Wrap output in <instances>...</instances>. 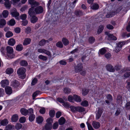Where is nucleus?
Instances as JSON below:
<instances>
[{"label":"nucleus","mask_w":130,"mask_h":130,"mask_svg":"<svg viewBox=\"0 0 130 130\" xmlns=\"http://www.w3.org/2000/svg\"><path fill=\"white\" fill-rule=\"evenodd\" d=\"M43 9L41 6H39L35 8L31 7L28 11V13L30 16H31L35 13L37 14L41 13L43 12Z\"/></svg>","instance_id":"nucleus-1"},{"label":"nucleus","mask_w":130,"mask_h":130,"mask_svg":"<svg viewBox=\"0 0 130 130\" xmlns=\"http://www.w3.org/2000/svg\"><path fill=\"white\" fill-rule=\"evenodd\" d=\"M26 69L23 67L19 68L17 71V73L19 76L21 78L24 79L26 76Z\"/></svg>","instance_id":"nucleus-2"},{"label":"nucleus","mask_w":130,"mask_h":130,"mask_svg":"<svg viewBox=\"0 0 130 130\" xmlns=\"http://www.w3.org/2000/svg\"><path fill=\"white\" fill-rule=\"evenodd\" d=\"M7 52V56L10 58H12L15 56V55L13 54V48L10 46H7L6 48Z\"/></svg>","instance_id":"nucleus-3"},{"label":"nucleus","mask_w":130,"mask_h":130,"mask_svg":"<svg viewBox=\"0 0 130 130\" xmlns=\"http://www.w3.org/2000/svg\"><path fill=\"white\" fill-rule=\"evenodd\" d=\"M38 52L40 53H44L50 57L52 56V54L50 51L43 48H40L38 49Z\"/></svg>","instance_id":"nucleus-4"},{"label":"nucleus","mask_w":130,"mask_h":130,"mask_svg":"<svg viewBox=\"0 0 130 130\" xmlns=\"http://www.w3.org/2000/svg\"><path fill=\"white\" fill-rule=\"evenodd\" d=\"M83 69L82 64L81 63L78 64L74 67V71L76 73L79 72Z\"/></svg>","instance_id":"nucleus-5"},{"label":"nucleus","mask_w":130,"mask_h":130,"mask_svg":"<svg viewBox=\"0 0 130 130\" xmlns=\"http://www.w3.org/2000/svg\"><path fill=\"white\" fill-rule=\"evenodd\" d=\"M28 2L31 5V7L32 8L37 6L40 4L38 2L34 1L33 0H28Z\"/></svg>","instance_id":"nucleus-6"},{"label":"nucleus","mask_w":130,"mask_h":130,"mask_svg":"<svg viewBox=\"0 0 130 130\" xmlns=\"http://www.w3.org/2000/svg\"><path fill=\"white\" fill-rule=\"evenodd\" d=\"M103 112V110L102 108H98V110L95 112L96 114V119H98L101 117Z\"/></svg>","instance_id":"nucleus-7"},{"label":"nucleus","mask_w":130,"mask_h":130,"mask_svg":"<svg viewBox=\"0 0 130 130\" xmlns=\"http://www.w3.org/2000/svg\"><path fill=\"white\" fill-rule=\"evenodd\" d=\"M9 84V81L7 79H4L2 80L1 82V86L3 88L8 85Z\"/></svg>","instance_id":"nucleus-8"},{"label":"nucleus","mask_w":130,"mask_h":130,"mask_svg":"<svg viewBox=\"0 0 130 130\" xmlns=\"http://www.w3.org/2000/svg\"><path fill=\"white\" fill-rule=\"evenodd\" d=\"M92 125L93 127L95 129L99 128L100 126L99 122L95 121H93L92 122Z\"/></svg>","instance_id":"nucleus-9"},{"label":"nucleus","mask_w":130,"mask_h":130,"mask_svg":"<svg viewBox=\"0 0 130 130\" xmlns=\"http://www.w3.org/2000/svg\"><path fill=\"white\" fill-rule=\"evenodd\" d=\"M105 34L106 35H107L108 37V39L109 40H116L117 39V38L116 37L113 35H112L110 34L107 32H105Z\"/></svg>","instance_id":"nucleus-10"},{"label":"nucleus","mask_w":130,"mask_h":130,"mask_svg":"<svg viewBox=\"0 0 130 130\" xmlns=\"http://www.w3.org/2000/svg\"><path fill=\"white\" fill-rule=\"evenodd\" d=\"M14 9L13 11H12L11 12L12 15L16 19L19 20V18L18 17L19 15V13L15 9Z\"/></svg>","instance_id":"nucleus-11"},{"label":"nucleus","mask_w":130,"mask_h":130,"mask_svg":"<svg viewBox=\"0 0 130 130\" xmlns=\"http://www.w3.org/2000/svg\"><path fill=\"white\" fill-rule=\"evenodd\" d=\"M106 69L108 71L111 72H113L115 71V69L111 65L109 64L106 66Z\"/></svg>","instance_id":"nucleus-12"},{"label":"nucleus","mask_w":130,"mask_h":130,"mask_svg":"<svg viewBox=\"0 0 130 130\" xmlns=\"http://www.w3.org/2000/svg\"><path fill=\"white\" fill-rule=\"evenodd\" d=\"M5 91L6 93L8 95L11 94L12 92V88L9 86L6 87L5 88Z\"/></svg>","instance_id":"nucleus-13"},{"label":"nucleus","mask_w":130,"mask_h":130,"mask_svg":"<svg viewBox=\"0 0 130 130\" xmlns=\"http://www.w3.org/2000/svg\"><path fill=\"white\" fill-rule=\"evenodd\" d=\"M19 85V83L16 80H14L11 83V86L14 88L18 87Z\"/></svg>","instance_id":"nucleus-14"},{"label":"nucleus","mask_w":130,"mask_h":130,"mask_svg":"<svg viewBox=\"0 0 130 130\" xmlns=\"http://www.w3.org/2000/svg\"><path fill=\"white\" fill-rule=\"evenodd\" d=\"M31 41V39L30 38H27L25 39L23 43L24 45H26L29 44Z\"/></svg>","instance_id":"nucleus-15"},{"label":"nucleus","mask_w":130,"mask_h":130,"mask_svg":"<svg viewBox=\"0 0 130 130\" xmlns=\"http://www.w3.org/2000/svg\"><path fill=\"white\" fill-rule=\"evenodd\" d=\"M99 5L96 3H94L90 6L91 8L93 10H97L99 9Z\"/></svg>","instance_id":"nucleus-16"},{"label":"nucleus","mask_w":130,"mask_h":130,"mask_svg":"<svg viewBox=\"0 0 130 130\" xmlns=\"http://www.w3.org/2000/svg\"><path fill=\"white\" fill-rule=\"evenodd\" d=\"M15 40L13 38H11L8 40V43L9 45L13 46L15 44Z\"/></svg>","instance_id":"nucleus-17"},{"label":"nucleus","mask_w":130,"mask_h":130,"mask_svg":"<svg viewBox=\"0 0 130 130\" xmlns=\"http://www.w3.org/2000/svg\"><path fill=\"white\" fill-rule=\"evenodd\" d=\"M18 119V116L17 114L13 115L12 117L11 120L12 122H16Z\"/></svg>","instance_id":"nucleus-18"},{"label":"nucleus","mask_w":130,"mask_h":130,"mask_svg":"<svg viewBox=\"0 0 130 130\" xmlns=\"http://www.w3.org/2000/svg\"><path fill=\"white\" fill-rule=\"evenodd\" d=\"M121 47L122 46H121V44L118 43L117 44V46L115 47L114 50L116 52H118L120 51Z\"/></svg>","instance_id":"nucleus-19"},{"label":"nucleus","mask_w":130,"mask_h":130,"mask_svg":"<svg viewBox=\"0 0 130 130\" xmlns=\"http://www.w3.org/2000/svg\"><path fill=\"white\" fill-rule=\"evenodd\" d=\"M20 112L22 115L25 116H26L28 114V110L24 108H22L21 109Z\"/></svg>","instance_id":"nucleus-20"},{"label":"nucleus","mask_w":130,"mask_h":130,"mask_svg":"<svg viewBox=\"0 0 130 130\" xmlns=\"http://www.w3.org/2000/svg\"><path fill=\"white\" fill-rule=\"evenodd\" d=\"M62 41L63 44L65 46L68 45L69 43V42L68 40L65 38H62Z\"/></svg>","instance_id":"nucleus-21"},{"label":"nucleus","mask_w":130,"mask_h":130,"mask_svg":"<svg viewBox=\"0 0 130 130\" xmlns=\"http://www.w3.org/2000/svg\"><path fill=\"white\" fill-rule=\"evenodd\" d=\"M59 124L60 125L63 124L66 122V120L63 117H61L59 120Z\"/></svg>","instance_id":"nucleus-22"},{"label":"nucleus","mask_w":130,"mask_h":130,"mask_svg":"<svg viewBox=\"0 0 130 130\" xmlns=\"http://www.w3.org/2000/svg\"><path fill=\"white\" fill-rule=\"evenodd\" d=\"M74 100L76 101L77 102H80L81 101V99L80 97L76 95H74Z\"/></svg>","instance_id":"nucleus-23"},{"label":"nucleus","mask_w":130,"mask_h":130,"mask_svg":"<svg viewBox=\"0 0 130 130\" xmlns=\"http://www.w3.org/2000/svg\"><path fill=\"white\" fill-rule=\"evenodd\" d=\"M43 121V118L41 116H39L36 118V121L38 124L41 123Z\"/></svg>","instance_id":"nucleus-24"},{"label":"nucleus","mask_w":130,"mask_h":130,"mask_svg":"<svg viewBox=\"0 0 130 130\" xmlns=\"http://www.w3.org/2000/svg\"><path fill=\"white\" fill-rule=\"evenodd\" d=\"M74 14L77 16L80 17L83 15L84 14L80 11H76L74 12Z\"/></svg>","instance_id":"nucleus-25"},{"label":"nucleus","mask_w":130,"mask_h":130,"mask_svg":"<svg viewBox=\"0 0 130 130\" xmlns=\"http://www.w3.org/2000/svg\"><path fill=\"white\" fill-rule=\"evenodd\" d=\"M6 23L5 20L3 19L0 20V28H3V26L5 25Z\"/></svg>","instance_id":"nucleus-26"},{"label":"nucleus","mask_w":130,"mask_h":130,"mask_svg":"<svg viewBox=\"0 0 130 130\" xmlns=\"http://www.w3.org/2000/svg\"><path fill=\"white\" fill-rule=\"evenodd\" d=\"M52 124L46 123L45 124V128L46 130H50L52 128Z\"/></svg>","instance_id":"nucleus-27"},{"label":"nucleus","mask_w":130,"mask_h":130,"mask_svg":"<svg viewBox=\"0 0 130 130\" xmlns=\"http://www.w3.org/2000/svg\"><path fill=\"white\" fill-rule=\"evenodd\" d=\"M13 72V69L11 68H9L6 69V73L7 74H12Z\"/></svg>","instance_id":"nucleus-28"},{"label":"nucleus","mask_w":130,"mask_h":130,"mask_svg":"<svg viewBox=\"0 0 130 130\" xmlns=\"http://www.w3.org/2000/svg\"><path fill=\"white\" fill-rule=\"evenodd\" d=\"M23 47L22 44H19L18 45L16 46V49L17 51H21L22 50Z\"/></svg>","instance_id":"nucleus-29"},{"label":"nucleus","mask_w":130,"mask_h":130,"mask_svg":"<svg viewBox=\"0 0 130 130\" xmlns=\"http://www.w3.org/2000/svg\"><path fill=\"white\" fill-rule=\"evenodd\" d=\"M2 15L4 18H7L9 15L8 11L6 10H4L2 13Z\"/></svg>","instance_id":"nucleus-30"},{"label":"nucleus","mask_w":130,"mask_h":130,"mask_svg":"<svg viewBox=\"0 0 130 130\" xmlns=\"http://www.w3.org/2000/svg\"><path fill=\"white\" fill-rule=\"evenodd\" d=\"M38 18L35 16H34L31 18L30 20L31 22L34 23L36 22L38 20Z\"/></svg>","instance_id":"nucleus-31"},{"label":"nucleus","mask_w":130,"mask_h":130,"mask_svg":"<svg viewBox=\"0 0 130 130\" xmlns=\"http://www.w3.org/2000/svg\"><path fill=\"white\" fill-rule=\"evenodd\" d=\"M11 4L9 1L5 2L4 5L5 7L8 9H9L11 7Z\"/></svg>","instance_id":"nucleus-32"},{"label":"nucleus","mask_w":130,"mask_h":130,"mask_svg":"<svg viewBox=\"0 0 130 130\" xmlns=\"http://www.w3.org/2000/svg\"><path fill=\"white\" fill-rule=\"evenodd\" d=\"M8 123V121L6 119H4L1 121V124L2 125H6Z\"/></svg>","instance_id":"nucleus-33"},{"label":"nucleus","mask_w":130,"mask_h":130,"mask_svg":"<svg viewBox=\"0 0 130 130\" xmlns=\"http://www.w3.org/2000/svg\"><path fill=\"white\" fill-rule=\"evenodd\" d=\"M13 35V33L10 31H8L6 33L5 35L7 38H9L12 37Z\"/></svg>","instance_id":"nucleus-34"},{"label":"nucleus","mask_w":130,"mask_h":130,"mask_svg":"<svg viewBox=\"0 0 130 130\" xmlns=\"http://www.w3.org/2000/svg\"><path fill=\"white\" fill-rule=\"evenodd\" d=\"M85 109L84 108L81 106H77V110L79 112H81L84 111Z\"/></svg>","instance_id":"nucleus-35"},{"label":"nucleus","mask_w":130,"mask_h":130,"mask_svg":"<svg viewBox=\"0 0 130 130\" xmlns=\"http://www.w3.org/2000/svg\"><path fill=\"white\" fill-rule=\"evenodd\" d=\"M81 105L83 106L87 107L88 105V102L86 101H84L81 103Z\"/></svg>","instance_id":"nucleus-36"},{"label":"nucleus","mask_w":130,"mask_h":130,"mask_svg":"<svg viewBox=\"0 0 130 130\" xmlns=\"http://www.w3.org/2000/svg\"><path fill=\"white\" fill-rule=\"evenodd\" d=\"M56 46L57 47L61 48L63 46V45L61 41L58 42L56 44Z\"/></svg>","instance_id":"nucleus-37"},{"label":"nucleus","mask_w":130,"mask_h":130,"mask_svg":"<svg viewBox=\"0 0 130 130\" xmlns=\"http://www.w3.org/2000/svg\"><path fill=\"white\" fill-rule=\"evenodd\" d=\"M35 118V116L33 114L30 115L29 117V119L30 122H32Z\"/></svg>","instance_id":"nucleus-38"},{"label":"nucleus","mask_w":130,"mask_h":130,"mask_svg":"<svg viewBox=\"0 0 130 130\" xmlns=\"http://www.w3.org/2000/svg\"><path fill=\"white\" fill-rule=\"evenodd\" d=\"M104 26L102 25H100L98 28L97 32L98 34H100L101 33L102 31L104 29Z\"/></svg>","instance_id":"nucleus-39"},{"label":"nucleus","mask_w":130,"mask_h":130,"mask_svg":"<svg viewBox=\"0 0 130 130\" xmlns=\"http://www.w3.org/2000/svg\"><path fill=\"white\" fill-rule=\"evenodd\" d=\"M15 23V21L13 19H11L8 23V24L11 26H13Z\"/></svg>","instance_id":"nucleus-40"},{"label":"nucleus","mask_w":130,"mask_h":130,"mask_svg":"<svg viewBox=\"0 0 130 130\" xmlns=\"http://www.w3.org/2000/svg\"><path fill=\"white\" fill-rule=\"evenodd\" d=\"M20 63L21 66H26L28 64L27 62L25 60L21 61L20 62Z\"/></svg>","instance_id":"nucleus-41"},{"label":"nucleus","mask_w":130,"mask_h":130,"mask_svg":"<svg viewBox=\"0 0 130 130\" xmlns=\"http://www.w3.org/2000/svg\"><path fill=\"white\" fill-rule=\"evenodd\" d=\"M70 108L71 110L73 112H75L77 111V107H75L73 106H71Z\"/></svg>","instance_id":"nucleus-42"},{"label":"nucleus","mask_w":130,"mask_h":130,"mask_svg":"<svg viewBox=\"0 0 130 130\" xmlns=\"http://www.w3.org/2000/svg\"><path fill=\"white\" fill-rule=\"evenodd\" d=\"M19 121L20 123H23L26 121V118L25 117H22L20 118Z\"/></svg>","instance_id":"nucleus-43"},{"label":"nucleus","mask_w":130,"mask_h":130,"mask_svg":"<svg viewBox=\"0 0 130 130\" xmlns=\"http://www.w3.org/2000/svg\"><path fill=\"white\" fill-rule=\"evenodd\" d=\"M49 114L51 117H53L55 115V112L54 110H52L50 111Z\"/></svg>","instance_id":"nucleus-44"},{"label":"nucleus","mask_w":130,"mask_h":130,"mask_svg":"<svg viewBox=\"0 0 130 130\" xmlns=\"http://www.w3.org/2000/svg\"><path fill=\"white\" fill-rule=\"evenodd\" d=\"M39 59H41L45 61L47 60V58L46 56H44L42 55H40L38 56Z\"/></svg>","instance_id":"nucleus-45"},{"label":"nucleus","mask_w":130,"mask_h":130,"mask_svg":"<svg viewBox=\"0 0 130 130\" xmlns=\"http://www.w3.org/2000/svg\"><path fill=\"white\" fill-rule=\"evenodd\" d=\"M45 43L46 41L44 39H42L39 42V45L41 46H43L45 44Z\"/></svg>","instance_id":"nucleus-46"},{"label":"nucleus","mask_w":130,"mask_h":130,"mask_svg":"<svg viewBox=\"0 0 130 130\" xmlns=\"http://www.w3.org/2000/svg\"><path fill=\"white\" fill-rule=\"evenodd\" d=\"M106 51V50L104 48H102L100 50V53L101 55L104 54Z\"/></svg>","instance_id":"nucleus-47"},{"label":"nucleus","mask_w":130,"mask_h":130,"mask_svg":"<svg viewBox=\"0 0 130 130\" xmlns=\"http://www.w3.org/2000/svg\"><path fill=\"white\" fill-rule=\"evenodd\" d=\"M89 91L88 90L85 89H84L82 90V94L84 95H86L87 94Z\"/></svg>","instance_id":"nucleus-48"},{"label":"nucleus","mask_w":130,"mask_h":130,"mask_svg":"<svg viewBox=\"0 0 130 130\" xmlns=\"http://www.w3.org/2000/svg\"><path fill=\"white\" fill-rule=\"evenodd\" d=\"M58 126V124L57 122H55L53 125L52 127L54 129H57Z\"/></svg>","instance_id":"nucleus-49"},{"label":"nucleus","mask_w":130,"mask_h":130,"mask_svg":"<svg viewBox=\"0 0 130 130\" xmlns=\"http://www.w3.org/2000/svg\"><path fill=\"white\" fill-rule=\"evenodd\" d=\"M68 100L70 102H72L74 100V97L72 95H69L68 98Z\"/></svg>","instance_id":"nucleus-50"},{"label":"nucleus","mask_w":130,"mask_h":130,"mask_svg":"<svg viewBox=\"0 0 130 130\" xmlns=\"http://www.w3.org/2000/svg\"><path fill=\"white\" fill-rule=\"evenodd\" d=\"M21 19L23 20L26 19L27 18V15L25 14H24L21 15L20 16Z\"/></svg>","instance_id":"nucleus-51"},{"label":"nucleus","mask_w":130,"mask_h":130,"mask_svg":"<svg viewBox=\"0 0 130 130\" xmlns=\"http://www.w3.org/2000/svg\"><path fill=\"white\" fill-rule=\"evenodd\" d=\"M39 93L40 91H37L35 92L32 95L33 99H34L35 98V97L39 94Z\"/></svg>","instance_id":"nucleus-52"},{"label":"nucleus","mask_w":130,"mask_h":130,"mask_svg":"<svg viewBox=\"0 0 130 130\" xmlns=\"http://www.w3.org/2000/svg\"><path fill=\"white\" fill-rule=\"evenodd\" d=\"M22 127V125L20 123H17L15 125V128L17 129H19Z\"/></svg>","instance_id":"nucleus-53"},{"label":"nucleus","mask_w":130,"mask_h":130,"mask_svg":"<svg viewBox=\"0 0 130 130\" xmlns=\"http://www.w3.org/2000/svg\"><path fill=\"white\" fill-rule=\"evenodd\" d=\"M46 121L47 122V123L52 124V123L53 122V120L52 118H49L46 120Z\"/></svg>","instance_id":"nucleus-54"},{"label":"nucleus","mask_w":130,"mask_h":130,"mask_svg":"<svg viewBox=\"0 0 130 130\" xmlns=\"http://www.w3.org/2000/svg\"><path fill=\"white\" fill-rule=\"evenodd\" d=\"M105 57L107 59H109L111 57V55L109 53H108L105 55Z\"/></svg>","instance_id":"nucleus-55"},{"label":"nucleus","mask_w":130,"mask_h":130,"mask_svg":"<svg viewBox=\"0 0 130 130\" xmlns=\"http://www.w3.org/2000/svg\"><path fill=\"white\" fill-rule=\"evenodd\" d=\"M117 101L119 103H122L121 97L120 95H118L117 96Z\"/></svg>","instance_id":"nucleus-56"},{"label":"nucleus","mask_w":130,"mask_h":130,"mask_svg":"<svg viewBox=\"0 0 130 130\" xmlns=\"http://www.w3.org/2000/svg\"><path fill=\"white\" fill-rule=\"evenodd\" d=\"M14 30L15 32L16 33H19L21 31V29L19 27L15 28Z\"/></svg>","instance_id":"nucleus-57"},{"label":"nucleus","mask_w":130,"mask_h":130,"mask_svg":"<svg viewBox=\"0 0 130 130\" xmlns=\"http://www.w3.org/2000/svg\"><path fill=\"white\" fill-rule=\"evenodd\" d=\"M80 74L83 76H84L86 73V71L85 70H83V69L81 71L79 72Z\"/></svg>","instance_id":"nucleus-58"},{"label":"nucleus","mask_w":130,"mask_h":130,"mask_svg":"<svg viewBox=\"0 0 130 130\" xmlns=\"http://www.w3.org/2000/svg\"><path fill=\"white\" fill-rule=\"evenodd\" d=\"M87 124L89 130H94L93 128L91 125L88 123L87 122Z\"/></svg>","instance_id":"nucleus-59"},{"label":"nucleus","mask_w":130,"mask_h":130,"mask_svg":"<svg viewBox=\"0 0 130 130\" xmlns=\"http://www.w3.org/2000/svg\"><path fill=\"white\" fill-rule=\"evenodd\" d=\"M89 42L90 43H93L95 41V39L93 37H90L89 38Z\"/></svg>","instance_id":"nucleus-60"},{"label":"nucleus","mask_w":130,"mask_h":130,"mask_svg":"<svg viewBox=\"0 0 130 130\" xmlns=\"http://www.w3.org/2000/svg\"><path fill=\"white\" fill-rule=\"evenodd\" d=\"M37 79L35 78L32 81L31 85H34L37 82Z\"/></svg>","instance_id":"nucleus-61"},{"label":"nucleus","mask_w":130,"mask_h":130,"mask_svg":"<svg viewBox=\"0 0 130 130\" xmlns=\"http://www.w3.org/2000/svg\"><path fill=\"white\" fill-rule=\"evenodd\" d=\"M71 91V90L70 89L68 88H65L64 90V92L66 93H70Z\"/></svg>","instance_id":"nucleus-62"},{"label":"nucleus","mask_w":130,"mask_h":130,"mask_svg":"<svg viewBox=\"0 0 130 130\" xmlns=\"http://www.w3.org/2000/svg\"><path fill=\"white\" fill-rule=\"evenodd\" d=\"M4 94V91L2 88H0V96H3Z\"/></svg>","instance_id":"nucleus-63"},{"label":"nucleus","mask_w":130,"mask_h":130,"mask_svg":"<svg viewBox=\"0 0 130 130\" xmlns=\"http://www.w3.org/2000/svg\"><path fill=\"white\" fill-rule=\"evenodd\" d=\"M62 105L66 108L69 107L70 106L69 105L68 103L65 102H64L62 103Z\"/></svg>","instance_id":"nucleus-64"}]
</instances>
